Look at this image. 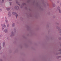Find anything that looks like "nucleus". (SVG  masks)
Returning <instances> with one entry per match:
<instances>
[{
    "label": "nucleus",
    "mask_w": 61,
    "mask_h": 61,
    "mask_svg": "<svg viewBox=\"0 0 61 61\" xmlns=\"http://www.w3.org/2000/svg\"><path fill=\"white\" fill-rule=\"evenodd\" d=\"M41 1H42V3L43 5L44 6V7H46V3L44 1V0H41Z\"/></svg>",
    "instance_id": "obj_1"
},
{
    "label": "nucleus",
    "mask_w": 61,
    "mask_h": 61,
    "mask_svg": "<svg viewBox=\"0 0 61 61\" xmlns=\"http://www.w3.org/2000/svg\"><path fill=\"white\" fill-rule=\"evenodd\" d=\"M12 14L13 15H15L16 16V18H17V16H18V15L17 14V13H15L14 12H12Z\"/></svg>",
    "instance_id": "obj_2"
},
{
    "label": "nucleus",
    "mask_w": 61,
    "mask_h": 61,
    "mask_svg": "<svg viewBox=\"0 0 61 61\" xmlns=\"http://www.w3.org/2000/svg\"><path fill=\"white\" fill-rule=\"evenodd\" d=\"M11 15H12L11 12H9L8 14V17H11Z\"/></svg>",
    "instance_id": "obj_3"
},
{
    "label": "nucleus",
    "mask_w": 61,
    "mask_h": 61,
    "mask_svg": "<svg viewBox=\"0 0 61 61\" xmlns=\"http://www.w3.org/2000/svg\"><path fill=\"white\" fill-rule=\"evenodd\" d=\"M15 35V33H14V31H12L11 32V34L10 35V36L11 37H13V36H14Z\"/></svg>",
    "instance_id": "obj_4"
},
{
    "label": "nucleus",
    "mask_w": 61,
    "mask_h": 61,
    "mask_svg": "<svg viewBox=\"0 0 61 61\" xmlns=\"http://www.w3.org/2000/svg\"><path fill=\"white\" fill-rule=\"evenodd\" d=\"M1 26H2V30H3V29H4V28L6 26L5 25V24H4L3 25L2 24H1Z\"/></svg>",
    "instance_id": "obj_5"
},
{
    "label": "nucleus",
    "mask_w": 61,
    "mask_h": 61,
    "mask_svg": "<svg viewBox=\"0 0 61 61\" xmlns=\"http://www.w3.org/2000/svg\"><path fill=\"white\" fill-rule=\"evenodd\" d=\"M15 9L16 10H18L19 9V7L17 6H16L15 7Z\"/></svg>",
    "instance_id": "obj_6"
},
{
    "label": "nucleus",
    "mask_w": 61,
    "mask_h": 61,
    "mask_svg": "<svg viewBox=\"0 0 61 61\" xmlns=\"http://www.w3.org/2000/svg\"><path fill=\"white\" fill-rule=\"evenodd\" d=\"M24 5H26V4L25 3H22V5L21 6V8H22L23 6H24Z\"/></svg>",
    "instance_id": "obj_7"
},
{
    "label": "nucleus",
    "mask_w": 61,
    "mask_h": 61,
    "mask_svg": "<svg viewBox=\"0 0 61 61\" xmlns=\"http://www.w3.org/2000/svg\"><path fill=\"white\" fill-rule=\"evenodd\" d=\"M56 28L58 30H59V29H60V27H59V26L58 25L56 26Z\"/></svg>",
    "instance_id": "obj_8"
},
{
    "label": "nucleus",
    "mask_w": 61,
    "mask_h": 61,
    "mask_svg": "<svg viewBox=\"0 0 61 61\" xmlns=\"http://www.w3.org/2000/svg\"><path fill=\"white\" fill-rule=\"evenodd\" d=\"M4 31L5 33H8V30H7V29H5V30H4Z\"/></svg>",
    "instance_id": "obj_9"
},
{
    "label": "nucleus",
    "mask_w": 61,
    "mask_h": 61,
    "mask_svg": "<svg viewBox=\"0 0 61 61\" xmlns=\"http://www.w3.org/2000/svg\"><path fill=\"white\" fill-rule=\"evenodd\" d=\"M5 42H4L3 43H2V46L3 47H5Z\"/></svg>",
    "instance_id": "obj_10"
},
{
    "label": "nucleus",
    "mask_w": 61,
    "mask_h": 61,
    "mask_svg": "<svg viewBox=\"0 0 61 61\" xmlns=\"http://www.w3.org/2000/svg\"><path fill=\"white\" fill-rule=\"evenodd\" d=\"M12 27H15V23H12Z\"/></svg>",
    "instance_id": "obj_11"
},
{
    "label": "nucleus",
    "mask_w": 61,
    "mask_h": 61,
    "mask_svg": "<svg viewBox=\"0 0 61 61\" xmlns=\"http://www.w3.org/2000/svg\"><path fill=\"white\" fill-rule=\"evenodd\" d=\"M58 33H61V29H59V30L58 31Z\"/></svg>",
    "instance_id": "obj_12"
},
{
    "label": "nucleus",
    "mask_w": 61,
    "mask_h": 61,
    "mask_svg": "<svg viewBox=\"0 0 61 61\" xmlns=\"http://www.w3.org/2000/svg\"><path fill=\"white\" fill-rule=\"evenodd\" d=\"M16 3L17 4V5H19V6H20V4L19 3H18V1H16Z\"/></svg>",
    "instance_id": "obj_13"
},
{
    "label": "nucleus",
    "mask_w": 61,
    "mask_h": 61,
    "mask_svg": "<svg viewBox=\"0 0 61 61\" xmlns=\"http://www.w3.org/2000/svg\"><path fill=\"white\" fill-rule=\"evenodd\" d=\"M16 28H15L14 29V31L15 32H16Z\"/></svg>",
    "instance_id": "obj_14"
},
{
    "label": "nucleus",
    "mask_w": 61,
    "mask_h": 61,
    "mask_svg": "<svg viewBox=\"0 0 61 61\" xmlns=\"http://www.w3.org/2000/svg\"><path fill=\"white\" fill-rule=\"evenodd\" d=\"M58 11L59 13H61V10L60 9H59V10H58Z\"/></svg>",
    "instance_id": "obj_15"
},
{
    "label": "nucleus",
    "mask_w": 61,
    "mask_h": 61,
    "mask_svg": "<svg viewBox=\"0 0 61 61\" xmlns=\"http://www.w3.org/2000/svg\"><path fill=\"white\" fill-rule=\"evenodd\" d=\"M60 7H59V6H58L57 7V10H59V9H60Z\"/></svg>",
    "instance_id": "obj_16"
},
{
    "label": "nucleus",
    "mask_w": 61,
    "mask_h": 61,
    "mask_svg": "<svg viewBox=\"0 0 61 61\" xmlns=\"http://www.w3.org/2000/svg\"><path fill=\"white\" fill-rule=\"evenodd\" d=\"M39 9L41 10H43V9L41 8V7H40L39 8Z\"/></svg>",
    "instance_id": "obj_17"
},
{
    "label": "nucleus",
    "mask_w": 61,
    "mask_h": 61,
    "mask_svg": "<svg viewBox=\"0 0 61 61\" xmlns=\"http://www.w3.org/2000/svg\"><path fill=\"white\" fill-rule=\"evenodd\" d=\"M6 9L7 11H9V10L10 9V8H7Z\"/></svg>",
    "instance_id": "obj_18"
},
{
    "label": "nucleus",
    "mask_w": 61,
    "mask_h": 61,
    "mask_svg": "<svg viewBox=\"0 0 61 61\" xmlns=\"http://www.w3.org/2000/svg\"><path fill=\"white\" fill-rule=\"evenodd\" d=\"M61 57V56H57V58H60Z\"/></svg>",
    "instance_id": "obj_19"
},
{
    "label": "nucleus",
    "mask_w": 61,
    "mask_h": 61,
    "mask_svg": "<svg viewBox=\"0 0 61 61\" xmlns=\"http://www.w3.org/2000/svg\"><path fill=\"white\" fill-rule=\"evenodd\" d=\"M56 25H58V26H60V25H59V23H56Z\"/></svg>",
    "instance_id": "obj_20"
},
{
    "label": "nucleus",
    "mask_w": 61,
    "mask_h": 61,
    "mask_svg": "<svg viewBox=\"0 0 61 61\" xmlns=\"http://www.w3.org/2000/svg\"><path fill=\"white\" fill-rule=\"evenodd\" d=\"M53 6H54V7L56 6V5H55V3H53Z\"/></svg>",
    "instance_id": "obj_21"
},
{
    "label": "nucleus",
    "mask_w": 61,
    "mask_h": 61,
    "mask_svg": "<svg viewBox=\"0 0 61 61\" xmlns=\"http://www.w3.org/2000/svg\"><path fill=\"white\" fill-rule=\"evenodd\" d=\"M20 20L21 21H23V18H20Z\"/></svg>",
    "instance_id": "obj_22"
},
{
    "label": "nucleus",
    "mask_w": 61,
    "mask_h": 61,
    "mask_svg": "<svg viewBox=\"0 0 61 61\" xmlns=\"http://www.w3.org/2000/svg\"><path fill=\"white\" fill-rule=\"evenodd\" d=\"M7 27H9V24H7Z\"/></svg>",
    "instance_id": "obj_23"
},
{
    "label": "nucleus",
    "mask_w": 61,
    "mask_h": 61,
    "mask_svg": "<svg viewBox=\"0 0 61 61\" xmlns=\"http://www.w3.org/2000/svg\"><path fill=\"white\" fill-rule=\"evenodd\" d=\"M5 21L6 23H8V20H7L6 19L5 20Z\"/></svg>",
    "instance_id": "obj_24"
},
{
    "label": "nucleus",
    "mask_w": 61,
    "mask_h": 61,
    "mask_svg": "<svg viewBox=\"0 0 61 61\" xmlns=\"http://www.w3.org/2000/svg\"><path fill=\"white\" fill-rule=\"evenodd\" d=\"M60 3V1L59 0H58L57 1V3Z\"/></svg>",
    "instance_id": "obj_25"
},
{
    "label": "nucleus",
    "mask_w": 61,
    "mask_h": 61,
    "mask_svg": "<svg viewBox=\"0 0 61 61\" xmlns=\"http://www.w3.org/2000/svg\"><path fill=\"white\" fill-rule=\"evenodd\" d=\"M0 5H2V2H1V1L0 2Z\"/></svg>",
    "instance_id": "obj_26"
},
{
    "label": "nucleus",
    "mask_w": 61,
    "mask_h": 61,
    "mask_svg": "<svg viewBox=\"0 0 61 61\" xmlns=\"http://www.w3.org/2000/svg\"><path fill=\"white\" fill-rule=\"evenodd\" d=\"M56 17V15H54L53 16V17L55 18Z\"/></svg>",
    "instance_id": "obj_27"
},
{
    "label": "nucleus",
    "mask_w": 61,
    "mask_h": 61,
    "mask_svg": "<svg viewBox=\"0 0 61 61\" xmlns=\"http://www.w3.org/2000/svg\"><path fill=\"white\" fill-rule=\"evenodd\" d=\"M2 36H3V35H2V34L0 35V37H2Z\"/></svg>",
    "instance_id": "obj_28"
},
{
    "label": "nucleus",
    "mask_w": 61,
    "mask_h": 61,
    "mask_svg": "<svg viewBox=\"0 0 61 61\" xmlns=\"http://www.w3.org/2000/svg\"><path fill=\"white\" fill-rule=\"evenodd\" d=\"M1 44H2V42H1V41H0V46H1Z\"/></svg>",
    "instance_id": "obj_29"
},
{
    "label": "nucleus",
    "mask_w": 61,
    "mask_h": 61,
    "mask_svg": "<svg viewBox=\"0 0 61 61\" xmlns=\"http://www.w3.org/2000/svg\"><path fill=\"white\" fill-rule=\"evenodd\" d=\"M59 39L60 40H61V37L59 38Z\"/></svg>",
    "instance_id": "obj_30"
},
{
    "label": "nucleus",
    "mask_w": 61,
    "mask_h": 61,
    "mask_svg": "<svg viewBox=\"0 0 61 61\" xmlns=\"http://www.w3.org/2000/svg\"><path fill=\"white\" fill-rule=\"evenodd\" d=\"M2 0V3H3L4 2V0Z\"/></svg>",
    "instance_id": "obj_31"
},
{
    "label": "nucleus",
    "mask_w": 61,
    "mask_h": 61,
    "mask_svg": "<svg viewBox=\"0 0 61 61\" xmlns=\"http://www.w3.org/2000/svg\"><path fill=\"white\" fill-rule=\"evenodd\" d=\"M10 5H11V4H12V2H10Z\"/></svg>",
    "instance_id": "obj_32"
},
{
    "label": "nucleus",
    "mask_w": 61,
    "mask_h": 61,
    "mask_svg": "<svg viewBox=\"0 0 61 61\" xmlns=\"http://www.w3.org/2000/svg\"><path fill=\"white\" fill-rule=\"evenodd\" d=\"M1 49H2V47L1 46H0V50H1Z\"/></svg>",
    "instance_id": "obj_33"
},
{
    "label": "nucleus",
    "mask_w": 61,
    "mask_h": 61,
    "mask_svg": "<svg viewBox=\"0 0 61 61\" xmlns=\"http://www.w3.org/2000/svg\"><path fill=\"white\" fill-rule=\"evenodd\" d=\"M59 54H61V52H60V53H58V54H56V55H59Z\"/></svg>",
    "instance_id": "obj_34"
},
{
    "label": "nucleus",
    "mask_w": 61,
    "mask_h": 61,
    "mask_svg": "<svg viewBox=\"0 0 61 61\" xmlns=\"http://www.w3.org/2000/svg\"><path fill=\"white\" fill-rule=\"evenodd\" d=\"M2 11V10L0 8V11L1 12Z\"/></svg>",
    "instance_id": "obj_35"
},
{
    "label": "nucleus",
    "mask_w": 61,
    "mask_h": 61,
    "mask_svg": "<svg viewBox=\"0 0 61 61\" xmlns=\"http://www.w3.org/2000/svg\"><path fill=\"white\" fill-rule=\"evenodd\" d=\"M47 5L48 6V3H46Z\"/></svg>",
    "instance_id": "obj_36"
},
{
    "label": "nucleus",
    "mask_w": 61,
    "mask_h": 61,
    "mask_svg": "<svg viewBox=\"0 0 61 61\" xmlns=\"http://www.w3.org/2000/svg\"><path fill=\"white\" fill-rule=\"evenodd\" d=\"M0 61H2V59H0Z\"/></svg>",
    "instance_id": "obj_37"
},
{
    "label": "nucleus",
    "mask_w": 61,
    "mask_h": 61,
    "mask_svg": "<svg viewBox=\"0 0 61 61\" xmlns=\"http://www.w3.org/2000/svg\"><path fill=\"white\" fill-rule=\"evenodd\" d=\"M60 6H61V3L60 4Z\"/></svg>",
    "instance_id": "obj_38"
},
{
    "label": "nucleus",
    "mask_w": 61,
    "mask_h": 61,
    "mask_svg": "<svg viewBox=\"0 0 61 61\" xmlns=\"http://www.w3.org/2000/svg\"><path fill=\"white\" fill-rule=\"evenodd\" d=\"M59 51H61V49L59 50Z\"/></svg>",
    "instance_id": "obj_39"
},
{
    "label": "nucleus",
    "mask_w": 61,
    "mask_h": 61,
    "mask_svg": "<svg viewBox=\"0 0 61 61\" xmlns=\"http://www.w3.org/2000/svg\"><path fill=\"white\" fill-rule=\"evenodd\" d=\"M27 28H28L29 29V27H27Z\"/></svg>",
    "instance_id": "obj_40"
},
{
    "label": "nucleus",
    "mask_w": 61,
    "mask_h": 61,
    "mask_svg": "<svg viewBox=\"0 0 61 61\" xmlns=\"http://www.w3.org/2000/svg\"><path fill=\"white\" fill-rule=\"evenodd\" d=\"M48 26H48V25H47V27H48Z\"/></svg>",
    "instance_id": "obj_41"
},
{
    "label": "nucleus",
    "mask_w": 61,
    "mask_h": 61,
    "mask_svg": "<svg viewBox=\"0 0 61 61\" xmlns=\"http://www.w3.org/2000/svg\"><path fill=\"white\" fill-rule=\"evenodd\" d=\"M9 1H12V0H9Z\"/></svg>",
    "instance_id": "obj_42"
},
{
    "label": "nucleus",
    "mask_w": 61,
    "mask_h": 61,
    "mask_svg": "<svg viewBox=\"0 0 61 61\" xmlns=\"http://www.w3.org/2000/svg\"><path fill=\"white\" fill-rule=\"evenodd\" d=\"M26 9H27V7H26Z\"/></svg>",
    "instance_id": "obj_43"
},
{
    "label": "nucleus",
    "mask_w": 61,
    "mask_h": 61,
    "mask_svg": "<svg viewBox=\"0 0 61 61\" xmlns=\"http://www.w3.org/2000/svg\"><path fill=\"white\" fill-rule=\"evenodd\" d=\"M50 0V1L51 0Z\"/></svg>",
    "instance_id": "obj_44"
}]
</instances>
